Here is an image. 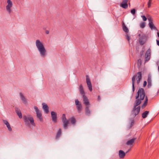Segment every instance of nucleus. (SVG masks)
<instances>
[{"mask_svg":"<svg viewBox=\"0 0 159 159\" xmlns=\"http://www.w3.org/2000/svg\"><path fill=\"white\" fill-rule=\"evenodd\" d=\"M145 93L144 90L143 88L139 89L135 96L136 100L134 104V107L131 111V115L134 117H135L139 113L140 107L139 106L145 97Z\"/></svg>","mask_w":159,"mask_h":159,"instance_id":"nucleus-1","label":"nucleus"},{"mask_svg":"<svg viewBox=\"0 0 159 159\" xmlns=\"http://www.w3.org/2000/svg\"><path fill=\"white\" fill-rule=\"evenodd\" d=\"M142 73L141 72H138L136 75H134L132 79V91L134 92L135 90L134 84L136 80V83L138 85L139 84L142 79Z\"/></svg>","mask_w":159,"mask_h":159,"instance_id":"nucleus-2","label":"nucleus"},{"mask_svg":"<svg viewBox=\"0 0 159 159\" xmlns=\"http://www.w3.org/2000/svg\"><path fill=\"white\" fill-rule=\"evenodd\" d=\"M36 45L41 56L44 57L46 50L42 43L39 40H37L36 41Z\"/></svg>","mask_w":159,"mask_h":159,"instance_id":"nucleus-3","label":"nucleus"},{"mask_svg":"<svg viewBox=\"0 0 159 159\" xmlns=\"http://www.w3.org/2000/svg\"><path fill=\"white\" fill-rule=\"evenodd\" d=\"M23 119L25 122L26 123L29 124V121H30L31 124L34 126H35V124L34 123L33 118L32 117H27L26 116H24Z\"/></svg>","mask_w":159,"mask_h":159,"instance_id":"nucleus-4","label":"nucleus"},{"mask_svg":"<svg viewBox=\"0 0 159 159\" xmlns=\"http://www.w3.org/2000/svg\"><path fill=\"white\" fill-rule=\"evenodd\" d=\"M75 104L78 113H81L82 110V107L81 103H80L78 99H76L75 100Z\"/></svg>","mask_w":159,"mask_h":159,"instance_id":"nucleus-5","label":"nucleus"},{"mask_svg":"<svg viewBox=\"0 0 159 159\" xmlns=\"http://www.w3.org/2000/svg\"><path fill=\"white\" fill-rule=\"evenodd\" d=\"M7 5L6 7V10L9 13H10L11 12V8L13 5L12 2L11 0H7Z\"/></svg>","mask_w":159,"mask_h":159,"instance_id":"nucleus-6","label":"nucleus"},{"mask_svg":"<svg viewBox=\"0 0 159 159\" xmlns=\"http://www.w3.org/2000/svg\"><path fill=\"white\" fill-rule=\"evenodd\" d=\"M34 108L36 112L37 117L39 118L40 121H42L43 119L42 117V114L41 111L39 110L38 107L36 106H34Z\"/></svg>","mask_w":159,"mask_h":159,"instance_id":"nucleus-7","label":"nucleus"},{"mask_svg":"<svg viewBox=\"0 0 159 159\" xmlns=\"http://www.w3.org/2000/svg\"><path fill=\"white\" fill-rule=\"evenodd\" d=\"M151 50L148 49L146 51L145 55V61H148L150 58L151 55Z\"/></svg>","mask_w":159,"mask_h":159,"instance_id":"nucleus-8","label":"nucleus"},{"mask_svg":"<svg viewBox=\"0 0 159 159\" xmlns=\"http://www.w3.org/2000/svg\"><path fill=\"white\" fill-rule=\"evenodd\" d=\"M146 40V37L144 35H143L139 39V42L140 44L141 45H143L145 43Z\"/></svg>","mask_w":159,"mask_h":159,"instance_id":"nucleus-9","label":"nucleus"},{"mask_svg":"<svg viewBox=\"0 0 159 159\" xmlns=\"http://www.w3.org/2000/svg\"><path fill=\"white\" fill-rule=\"evenodd\" d=\"M86 80V83L89 88V89L90 91H92V85L90 81V79L88 77V76H87Z\"/></svg>","mask_w":159,"mask_h":159,"instance_id":"nucleus-10","label":"nucleus"},{"mask_svg":"<svg viewBox=\"0 0 159 159\" xmlns=\"http://www.w3.org/2000/svg\"><path fill=\"white\" fill-rule=\"evenodd\" d=\"M130 150V148L125 153L123 151L120 150L119 151V156L120 158H123L125 155V154L128 152Z\"/></svg>","mask_w":159,"mask_h":159,"instance_id":"nucleus-11","label":"nucleus"},{"mask_svg":"<svg viewBox=\"0 0 159 159\" xmlns=\"http://www.w3.org/2000/svg\"><path fill=\"white\" fill-rule=\"evenodd\" d=\"M128 0H123L120 6L124 8H127L128 7Z\"/></svg>","mask_w":159,"mask_h":159,"instance_id":"nucleus-12","label":"nucleus"},{"mask_svg":"<svg viewBox=\"0 0 159 159\" xmlns=\"http://www.w3.org/2000/svg\"><path fill=\"white\" fill-rule=\"evenodd\" d=\"M51 116L52 121L55 123L57 122V113L54 111L51 112Z\"/></svg>","mask_w":159,"mask_h":159,"instance_id":"nucleus-13","label":"nucleus"},{"mask_svg":"<svg viewBox=\"0 0 159 159\" xmlns=\"http://www.w3.org/2000/svg\"><path fill=\"white\" fill-rule=\"evenodd\" d=\"M148 20H149V27L152 30L153 29L157 30L156 28L154 26L153 23L152 21V20L151 18H148Z\"/></svg>","mask_w":159,"mask_h":159,"instance_id":"nucleus-14","label":"nucleus"},{"mask_svg":"<svg viewBox=\"0 0 159 159\" xmlns=\"http://www.w3.org/2000/svg\"><path fill=\"white\" fill-rule=\"evenodd\" d=\"M83 98L84 103V104L85 105L86 107L89 105V100L86 96L85 95H83Z\"/></svg>","mask_w":159,"mask_h":159,"instance_id":"nucleus-15","label":"nucleus"},{"mask_svg":"<svg viewBox=\"0 0 159 159\" xmlns=\"http://www.w3.org/2000/svg\"><path fill=\"white\" fill-rule=\"evenodd\" d=\"M135 139V138H134L128 140L126 143V145L130 146L131 148L132 147Z\"/></svg>","mask_w":159,"mask_h":159,"instance_id":"nucleus-16","label":"nucleus"},{"mask_svg":"<svg viewBox=\"0 0 159 159\" xmlns=\"http://www.w3.org/2000/svg\"><path fill=\"white\" fill-rule=\"evenodd\" d=\"M147 81L148 83V88H149L152 86L151 76L150 75H148Z\"/></svg>","mask_w":159,"mask_h":159,"instance_id":"nucleus-17","label":"nucleus"},{"mask_svg":"<svg viewBox=\"0 0 159 159\" xmlns=\"http://www.w3.org/2000/svg\"><path fill=\"white\" fill-rule=\"evenodd\" d=\"M42 105L43 106V109L44 110L45 113L46 114L48 113L49 112V111H48V105L46 104H45L44 103H42Z\"/></svg>","mask_w":159,"mask_h":159,"instance_id":"nucleus-18","label":"nucleus"},{"mask_svg":"<svg viewBox=\"0 0 159 159\" xmlns=\"http://www.w3.org/2000/svg\"><path fill=\"white\" fill-rule=\"evenodd\" d=\"M3 122L6 125L8 130L10 131H12V129L11 128L10 125L8 122L6 120H3Z\"/></svg>","mask_w":159,"mask_h":159,"instance_id":"nucleus-19","label":"nucleus"},{"mask_svg":"<svg viewBox=\"0 0 159 159\" xmlns=\"http://www.w3.org/2000/svg\"><path fill=\"white\" fill-rule=\"evenodd\" d=\"M63 124V127L65 129L67 128V126L69 124V121L67 120L62 121Z\"/></svg>","mask_w":159,"mask_h":159,"instance_id":"nucleus-20","label":"nucleus"},{"mask_svg":"<svg viewBox=\"0 0 159 159\" xmlns=\"http://www.w3.org/2000/svg\"><path fill=\"white\" fill-rule=\"evenodd\" d=\"M91 114V111L89 109V106H87L85 108V114L86 115L89 116Z\"/></svg>","mask_w":159,"mask_h":159,"instance_id":"nucleus-21","label":"nucleus"},{"mask_svg":"<svg viewBox=\"0 0 159 159\" xmlns=\"http://www.w3.org/2000/svg\"><path fill=\"white\" fill-rule=\"evenodd\" d=\"M79 90L80 93L82 95V96H83V95H85L84 92L82 84H80V86Z\"/></svg>","mask_w":159,"mask_h":159,"instance_id":"nucleus-22","label":"nucleus"},{"mask_svg":"<svg viewBox=\"0 0 159 159\" xmlns=\"http://www.w3.org/2000/svg\"><path fill=\"white\" fill-rule=\"evenodd\" d=\"M15 111H16V113H17V114L18 116L20 118H22V114H21V113L20 111V110H19L18 109V108H16Z\"/></svg>","mask_w":159,"mask_h":159,"instance_id":"nucleus-23","label":"nucleus"},{"mask_svg":"<svg viewBox=\"0 0 159 159\" xmlns=\"http://www.w3.org/2000/svg\"><path fill=\"white\" fill-rule=\"evenodd\" d=\"M148 99L147 97L146 96L145 100V102L142 106V108H144L147 106V104L148 103Z\"/></svg>","mask_w":159,"mask_h":159,"instance_id":"nucleus-24","label":"nucleus"},{"mask_svg":"<svg viewBox=\"0 0 159 159\" xmlns=\"http://www.w3.org/2000/svg\"><path fill=\"white\" fill-rule=\"evenodd\" d=\"M61 129H59L58 131L57 132L56 136V139L59 138L61 136Z\"/></svg>","mask_w":159,"mask_h":159,"instance_id":"nucleus-25","label":"nucleus"},{"mask_svg":"<svg viewBox=\"0 0 159 159\" xmlns=\"http://www.w3.org/2000/svg\"><path fill=\"white\" fill-rule=\"evenodd\" d=\"M123 31L126 33L129 32V30L128 28L126 26L124 22L123 23Z\"/></svg>","mask_w":159,"mask_h":159,"instance_id":"nucleus-26","label":"nucleus"},{"mask_svg":"<svg viewBox=\"0 0 159 159\" xmlns=\"http://www.w3.org/2000/svg\"><path fill=\"white\" fill-rule=\"evenodd\" d=\"M149 111H145L142 114V117L143 118H145L147 117L149 114Z\"/></svg>","mask_w":159,"mask_h":159,"instance_id":"nucleus-27","label":"nucleus"},{"mask_svg":"<svg viewBox=\"0 0 159 159\" xmlns=\"http://www.w3.org/2000/svg\"><path fill=\"white\" fill-rule=\"evenodd\" d=\"M20 95L21 100L24 102V104H26V100L24 95L21 93H20Z\"/></svg>","mask_w":159,"mask_h":159,"instance_id":"nucleus-28","label":"nucleus"},{"mask_svg":"<svg viewBox=\"0 0 159 159\" xmlns=\"http://www.w3.org/2000/svg\"><path fill=\"white\" fill-rule=\"evenodd\" d=\"M70 120L71 123L72 124H74L75 123L76 121L75 119L74 116H73L72 117H71L70 119Z\"/></svg>","mask_w":159,"mask_h":159,"instance_id":"nucleus-29","label":"nucleus"},{"mask_svg":"<svg viewBox=\"0 0 159 159\" xmlns=\"http://www.w3.org/2000/svg\"><path fill=\"white\" fill-rule=\"evenodd\" d=\"M145 26V23L144 22H142L140 25V27L142 28H143Z\"/></svg>","mask_w":159,"mask_h":159,"instance_id":"nucleus-30","label":"nucleus"},{"mask_svg":"<svg viewBox=\"0 0 159 159\" xmlns=\"http://www.w3.org/2000/svg\"><path fill=\"white\" fill-rule=\"evenodd\" d=\"M136 12V10L134 9H133L131 10V13L133 15H134Z\"/></svg>","mask_w":159,"mask_h":159,"instance_id":"nucleus-31","label":"nucleus"},{"mask_svg":"<svg viewBox=\"0 0 159 159\" xmlns=\"http://www.w3.org/2000/svg\"><path fill=\"white\" fill-rule=\"evenodd\" d=\"M66 120L67 119L65 115V114H63L62 116V120L63 121Z\"/></svg>","mask_w":159,"mask_h":159,"instance_id":"nucleus-32","label":"nucleus"},{"mask_svg":"<svg viewBox=\"0 0 159 159\" xmlns=\"http://www.w3.org/2000/svg\"><path fill=\"white\" fill-rule=\"evenodd\" d=\"M152 0H149L148 2V7L149 8L151 7Z\"/></svg>","mask_w":159,"mask_h":159,"instance_id":"nucleus-33","label":"nucleus"},{"mask_svg":"<svg viewBox=\"0 0 159 159\" xmlns=\"http://www.w3.org/2000/svg\"><path fill=\"white\" fill-rule=\"evenodd\" d=\"M141 17L142 18L143 20V21H145L147 20V18L144 16H141Z\"/></svg>","mask_w":159,"mask_h":159,"instance_id":"nucleus-34","label":"nucleus"},{"mask_svg":"<svg viewBox=\"0 0 159 159\" xmlns=\"http://www.w3.org/2000/svg\"><path fill=\"white\" fill-rule=\"evenodd\" d=\"M134 121L133 120H132L131 121V123L130 127H131L134 125Z\"/></svg>","mask_w":159,"mask_h":159,"instance_id":"nucleus-35","label":"nucleus"},{"mask_svg":"<svg viewBox=\"0 0 159 159\" xmlns=\"http://www.w3.org/2000/svg\"><path fill=\"white\" fill-rule=\"evenodd\" d=\"M126 39H127V40H128V41H129L130 40L129 36L128 34H126Z\"/></svg>","mask_w":159,"mask_h":159,"instance_id":"nucleus-36","label":"nucleus"},{"mask_svg":"<svg viewBox=\"0 0 159 159\" xmlns=\"http://www.w3.org/2000/svg\"><path fill=\"white\" fill-rule=\"evenodd\" d=\"M147 84V82L146 81H145L144 82L143 84V86L144 87H145L146 86Z\"/></svg>","mask_w":159,"mask_h":159,"instance_id":"nucleus-37","label":"nucleus"},{"mask_svg":"<svg viewBox=\"0 0 159 159\" xmlns=\"http://www.w3.org/2000/svg\"><path fill=\"white\" fill-rule=\"evenodd\" d=\"M156 41H157V44L158 46H159V40H156Z\"/></svg>","mask_w":159,"mask_h":159,"instance_id":"nucleus-38","label":"nucleus"},{"mask_svg":"<svg viewBox=\"0 0 159 159\" xmlns=\"http://www.w3.org/2000/svg\"><path fill=\"white\" fill-rule=\"evenodd\" d=\"M101 100L100 96H98V100L99 101Z\"/></svg>","mask_w":159,"mask_h":159,"instance_id":"nucleus-39","label":"nucleus"},{"mask_svg":"<svg viewBox=\"0 0 159 159\" xmlns=\"http://www.w3.org/2000/svg\"><path fill=\"white\" fill-rule=\"evenodd\" d=\"M46 33L47 34H48L49 33V31H48V30H47V31H46Z\"/></svg>","mask_w":159,"mask_h":159,"instance_id":"nucleus-40","label":"nucleus"},{"mask_svg":"<svg viewBox=\"0 0 159 159\" xmlns=\"http://www.w3.org/2000/svg\"><path fill=\"white\" fill-rule=\"evenodd\" d=\"M157 36H158V37L159 38V32H158L157 33Z\"/></svg>","mask_w":159,"mask_h":159,"instance_id":"nucleus-41","label":"nucleus"},{"mask_svg":"<svg viewBox=\"0 0 159 159\" xmlns=\"http://www.w3.org/2000/svg\"><path fill=\"white\" fill-rule=\"evenodd\" d=\"M157 94L158 95L159 93V89L158 90L157 92Z\"/></svg>","mask_w":159,"mask_h":159,"instance_id":"nucleus-42","label":"nucleus"},{"mask_svg":"<svg viewBox=\"0 0 159 159\" xmlns=\"http://www.w3.org/2000/svg\"><path fill=\"white\" fill-rule=\"evenodd\" d=\"M140 34H139V36H140Z\"/></svg>","mask_w":159,"mask_h":159,"instance_id":"nucleus-43","label":"nucleus"}]
</instances>
